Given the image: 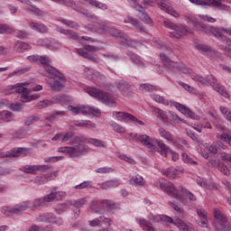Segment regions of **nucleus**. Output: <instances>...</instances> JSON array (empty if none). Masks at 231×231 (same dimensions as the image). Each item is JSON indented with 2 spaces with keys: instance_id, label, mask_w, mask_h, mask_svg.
I'll return each mask as SVG.
<instances>
[{
  "instance_id": "nucleus-1",
  "label": "nucleus",
  "mask_w": 231,
  "mask_h": 231,
  "mask_svg": "<svg viewBox=\"0 0 231 231\" xmlns=\"http://www.w3.org/2000/svg\"><path fill=\"white\" fill-rule=\"evenodd\" d=\"M195 28L199 32H204L208 35H213L217 39H219L223 43L219 44L220 50H222L227 57L231 55V41L228 37L223 35L221 32L217 30V28L212 27L208 24H205L203 23L196 22Z\"/></svg>"
},
{
  "instance_id": "nucleus-2",
  "label": "nucleus",
  "mask_w": 231,
  "mask_h": 231,
  "mask_svg": "<svg viewBox=\"0 0 231 231\" xmlns=\"http://www.w3.org/2000/svg\"><path fill=\"white\" fill-rule=\"evenodd\" d=\"M87 140L84 136L73 135L70 139V143L75 146H64L60 148L58 152L69 154L72 160H77L86 152L89 147L86 143ZM78 143V144H77Z\"/></svg>"
},
{
  "instance_id": "nucleus-3",
  "label": "nucleus",
  "mask_w": 231,
  "mask_h": 231,
  "mask_svg": "<svg viewBox=\"0 0 231 231\" xmlns=\"http://www.w3.org/2000/svg\"><path fill=\"white\" fill-rule=\"evenodd\" d=\"M192 79L200 82V84H203L204 86H208V84H210L213 89H215V91H217L219 95H221L225 98L230 97V95H228V92L225 90V88L217 83V79H216V77H214V75H208L207 79L203 78L202 76H194L192 77Z\"/></svg>"
},
{
  "instance_id": "nucleus-4",
  "label": "nucleus",
  "mask_w": 231,
  "mask_h": 231,
  "mask_svg": "<svg viewBox=\"0 0 231 231\" xmlns=\"http://www.w3.org/2000/svg\"><path fill=\"white\" fill-rule=\"evenodd\" d=\"M32 202L30 200H25L18 205H15L14 208L4 206L1 208L2 214H5V216L8 217H15V216H21L23 213L26 212L28 208H31Z\"/></svg>"
},
{
  "instance_id": "nucleus-5",
  "label": "nucleus",
  "mask_w": 231,
  "mask_h": 231,
  "mask_svg": "<svg viewBox=\"0 0 231 231\" xmlns=\"http://www.w3.org/2000/svg\"><path fill=\"white\" fill-rule=\"evenodd\" d=\"M38 62L43 66L45 71L49 74L48 77L50 79H64V75L62 73L50 65L51 64V60H50V58L40 56Z\"/></svg>"
},
{
  "instance_id": "nucleus-6",
  "label": "nucleus",
  "mask_w": 231,
  "mask_h": 231,
  "mask_svg": "<svg viewBox=\"0 0 231 231\" xmlns=\"http://www.w3.org/2000/svg\"><path fill=\"white\" fill-rule=\"evenodd\" d=\"M163 24L165 28L173 30V32L170 33V37H171L172 39H180V37H181L182 35H186V33H192V32L189 31V28L184 27L183 25L178 26L172 22L164 21Z\"/></svg>"
},
{
  "instance_id": "nucleus-7",
  "label": "nucleus",
  "mask_w": 231,
  "mask_h": 231,
  "mask_svg": "<svg viewBox=\"0 0 231 231\" xmlns=\"http://www.w3.org/2000/svg\"><path fill=\"white\" fill-rule=\"evenodd\" d=\"M86 92L90 95V97H94V98H98L100 102L106 104V106L115 105V100L109 98L106 93L91 87H88Z\"/></svg>"
},
{
  "instance_id": "nucleus-8",
  "label": "nucleus",
  "mask_w": 231,
  "mask_h": 231,
  "mask_svg": "<svg viewBox=\"0 0 231 231\" xmlns=\"http://www.w3.org/2000/svg\"><path fill=\"white\" fill-rule=\"evenodd\" d=\"M189 2L199 6H215V8L226 10V12L230 10V6L221 3V0H189Z\"/></svg>"
},
{
  "instance_id": "nucleus-9",
  "label": "nucleus",
  "mask_w": 231,
  "mask_h": 231,
  "mask_svg": "<svg viewBox=\"0 0 231 231\" xmlns=\"http://www.w3.org/2000/svg\"><path fill=\"white\" fill-rule=\"evenodd\" d=\"M129 136L133 138L135 142H140L143 145H145L147 149L151 150H156V144L154 139L152 137H150L147 134L140 135L138 134H130Z\"/></svg>"
},
{
  "instance_id": "nucleus-10",
  "label": "nucleus",
  "mask_w": 231,
  "mask_h": 231,
  "mask_svg": "<svg viewBox=\"0 0 231 231\" xmlns=\"http://www.w3.org/2000/svg\"><path fill=\"white\" fill-rule=\"evenodd\" d=\"M160 187L162 190L166 192L168 196H172L175 199H178V201H180L183 203L185 201V199H183V196L180 194L177 190L176 188L174 187V184L171 182H161Z\"/></svg>"
},
{
  "instance_id": "nucleus-11",
  "label": "nucleus",
  "mask_w": 231,
  "mask_h": 231,
  "mask_svg": "<svg viewBox=\"0 0 231 231\" xmlns=\"http://www.w3.org/2000/svg\"><path fill=\"white\" fill-rule=\"evenodd\" d=\"M91 51H98V47L86 45L83 49H78L77 53L84 59H88V60H91L92 62H98V56L91 54Z\"/></svg>"
},
{
  "instance_id": "nucleus-12",
  "label": "nucleus",
  "mask_w": 231,
  "mask_h": 231,
  "mask_svg": "<svg viewBox=\"0 0 231 231\" xmlns=\"http://www.w3.org/2000/svg\"><path fill=\"white\" fill-rule=\"evenodd\" d=\"M162 219L163 221H166V223H172V225H175L180 231H195L194 228L190 227L180 218L173 220L171 217L164 216Z\"/></svg>"
},
{
  "instance_id": "nucleus-13",
  "label": "nucleus",
  "mask_w": 231,
  "mask_h": 231,
  "mask_svg": "<svg viewBox=\"0 0 231 231\" xmlns=\"http://www.w3.org/2000/svg\"><path fill=\"white\" fill-rule=\"evenodd\" d=\"M160 57L166 69H173L174 71L181 70V67H180V65L177 62L171 60V59L167 57L166 53L161 52Z\"/></svg>"
},
{
  "instance_id": "nucleus-14",
  "label": "nucleus",
  "mask_w": 231,
  "mask_h": 231,
  "mask_svg": "<svg viewBox=\"0 0 231 231\" xmlns=\"http://www.w3.org/2000/svg\"><path fill=\"white\" fill-rule=\"evenodd\" d=\"M27 152H30V150L27 148H14L7 152L5 154L0 151V158H17L19 154L26 156Z\"/></svg>"
},
{
  "instance_id": "nucleus-15",
  "label": "nucleus",
  "mask_w": 231,
  "mask_h": 231,
  "mask_svg": "<svg viewBox=\"0 0 231 231\" xmlns=\"http://www.w3.org/2000/svg\"><path fill=\"white\" fill-rule=\"evenodd\" d=\"M64 196H66V192L57 191V188H52L51 192L44 197L43 202L51 203V201H55V199H60V198H64Z\"/></svg>"
},
{
  "instance_id": "nucleus-16",
  "label": "nucleus",
  "mask_w": 231,
  "mask_h": 231,
  "mask_svg": "<svg viewBox=\"0 0 231 231\" xmlns=\"http://www.w3.org/2000/svg\"><path fill=\"white\" fill-rule=\"evenodd\" d=\"M155 143V150L151 151H157V152H160L162 156H164V158H167V154L171 152V148L167 147V144L163 143V141L156 140L154 142Z\"/></svg>"
},
{
  "instance_id": "nucleus-17",
  "label": "nucleus",
  "mask_w": 231,
  "mask_h": 231,
  "mask_svg": "<svg viewBox=\"0 0 231 231\" xmlns=\"http://www.w3.org/2000/svg\"><path fill=\"white\" fill-rule=\"evenodd\" d=\"M117 116L116 119L119 122H122L123 118H127V120H130V122H133L134 124H139V125H145V124L143 123V121H140L138 120V118H136V116L128 114V113H124V112H117Z\"/></svg>"
},
{
  "instance_id": "nucleus-18",
  "label": "nucleus",
  "mask_w": 231,
  "mask_h": 231,
  "mask_svg": "<svg viewBox=\"0 0 231 231\" xmlns=\"http://www.w3.org/2000/svg\"><path fill=\"white\" fill-rule=\"evenodd\" d=\"M157 5L161 10H163V12L171 14V15H173V17H180V14L171 5H169L167 0H161V2H158Z\"/></svg>"
},
{
  "instance_id": "nucleus-19",
  "label": "nucleus",
  "mask_w": 231,
  "mask_h": 231,
  "mask_svg": "<svg viewBox=\"0 0 231 231\" xmlns=\"http://www.w3.org/2000/svg\"><path fill=\"white\" fill-rule=\"evenodd\" d=\"M175 107L176 109H178V111H180V113L188 116V118H191L192 120H198V116L191 112L190 109H189V107L180 103H176Z\"/></svg>"
},
{
  "instance_id": "nucleus-20",
  "label": "nucleus",
  "mask_w": 231,
  "mask_h": 231,
  "mask_svg": "<svg viewBox=\"0 0 231 231\" xmlns=\"http://www.w3.org/2000/svg\"><path fill=\"white\" fill-rule=\"evenodd\" d=\"M10 88L15 93H21L22 97H24V95H30V93H32V89L25 88L24 84L23 83H18L15 86H10Z\"/></svg>"
},
{
  "instance_id": "nucleus-21",
  "label": "nucleus",
  "mask_w": 231,
  "mask_h": 231,
  "mask_svg": "<svg viewBox=\"0 0 231 231\" xmlns=\"http://www.w3.org/2000/svg\"><path fill=\"white\" fill-rule=\"evenodd\" d=\"M116 87L122 93H128V91L131 89V84L124 79H119L116 81Z\"/></svg>"
},
{
  "instance_id": "nucleus-22",
  "label": "nucleus",
  "mask_w": 231,
  "mask_h": 231,
  "mask_svg": "<svg viewBox=\"0 0 231 231\" xmlns=\"http://www.w3.org/2000/svg\"><path fill=\"white\" fill-rule=\"evenodd\" d=\"M59 79L60 81L54 79L52 83H50V86H51L52 91H57V92L62 91V88H64L63 82H66V79H64V76H63L62 79Z\"/></svg>"
},
{
  "instance_id": "nucleus-23",
  "label": "nucleus",
  "mask_w": 231,
  "mask_h": 231,
  "mask_svg": "<svg viewBox=\"0 0 231 231\" xmlns=\"http://www.w3.org/2000/svg\"><path fill=\"white\" fill-rule=\"evenodd\" d=\"M74 10L76 12H79V14H82V15H86L88 19L92 21V23H95L97 21V16L95 14H89V12L82 7H79L77 5H74Z\"/></svg>"
},
{
  "instance_id": "nucleus-24",
  "label": "nucleus",
  "mask_w": 231,
  "mask_h": 231,
  "mask_svg": "<svg viewBox=\"0 0 231 231\" xmlns=\"http://www.w3.org/2000/svg\"><path fill=\"white\" fill-rule=\"evenodd\" d=\"M31 48L30 44L23 42H16L14 46V51H17L18 53L24 51V50H30Z\"/></svg>"
},
{
  "instance_id": "nucleus-25",
  "label": "nucleus",
  "mask_w": 231,
  "mask_h": 231,
  "mask_svg": "<svg viewBox=\"0 0 231 231\" xmlns=\"http://www.w3.org/2000/svg\"><path fill=\"white\" fill-rule=\"evenodd\" d=\"M129 183L130 185H135V187H143L145 180H143V177L135 175L129 180Z\"/></svg>"
},
{
  "instance_id": "nucleus-26",
  "label": "nucleus",
  "mask_w": 231,
  "mask_h": 231,
  "mask_svg": "<svg viewBox=\"0 0 231 231\" xmlns=\"http://www.w3.org/2000/svg\"><path fill=\"white\" fill-rule=\"evenodd\" d=\"M179 189H180V192H182L183 196H186V198H188L189 201H198V198H196V195H194V193L190 192L183 186H180Z\"/></svg>"
},
{
  "instance_id": "nucleus-27",
  "label": "nucleus",
  "mask_w": 231,
  "mask_h": 231,
  "mask_svg": "<svg viewBox=\"0 0 231 231\" xmlns=\"http://www.w3.org/2000/svg\"><path fill=\"white\" fill-rule=\"evenodd\" d=\"M126 55L130 57L132 62H134V64H136V66H143V62H142V59L140 58V56L134 54L133 51H127Z\"/></svg>"
},
{
  "instance_id": "nucleus-28",
  "label": "nucleus",
  "mask_w": 231,
  "mask_h": 231,
  "mask_svg": "<svg viewBox=\"0 0 231 231\" xmlns=\"http://www.w3.org/2000/svg\"><path fill=\"white\" fill-rule=\"evenodd\" d=\"M80 3H88L89 1V4L92 5V6H96V8H99L100 10H107V5L106 4H102L96 0H79Z\"/></svg>"
},
{
  "instance_id": "nucleus-29",
  "label": "nucleus",
  "mask_w": 231,
  "mask_h": 231,
  "mask_svg": "<svg viewBox=\"0 0 231 231\" xmlns=\"http://www.w3.org/2000/svg\"><path fill=\"white\" fill-rule=\"evenodd\" d=\"M41 207H44V200L41 198H36L31 202L32 210H37V208H41Z\"/></svg>"
},
{
  "instance_id": "nucleus-30",
  "label": "nucleus",
  "mask_w": 231,
  "mask_h": 231,
  "mask_svg": "<svg viewBox=\"0 0 231 231\" xmlns=\"http://www.w3.org/2000/svg\"><path fill=\"white\" fill-rule=\"evenodd\" d=\"M74 125L76 127H93L95 129V127H97V125H95V123H92L91 121H75L74 122Z\"/></svg>"
},
{
  "instance_id": "nucleus-31",
  "label": "nucleus",
  "mask_w": 231,
  "mask_h": 231,
  "mask_svg": "<svg viewBox=\"0 0 231 231\" xmlns=\"http://www.w3.org/2000/svg\"><path fill=\"white\" fill-rule=\"evenodd\" d=\"M217 170L224 174V176H230V170L221 160H217Z\"/></svg>"
},
{
  "instance_id": "nucleus-32",
  "label": "nucleus",
  "mask_w": 231,
  "mask_h": 231,
  "mask_svg": "<svg viewBox=\"0 0 231 231\" xmlns=\"http://www.w3.org/2000/svg\"><path fill=\"white\" fill-rule=\"evenodd\" d=\"M213 214H214L216 219H217V223H227L228 220L226 219V216H225L221 212V210L215 209Z\"/></svg>"
},
{
  "instance_id": "nucleus-33",
  "label": "nucleus",
  "mask_w": 231,
  "mask_h": 231,
  "mask_svg": "<svg viewBox=\"0 0 231 231\" xmlns=\"http://www.w3.org/2000/svg\"><path fill=\"white\" fill-rule=\"evenodd\" d=\"M153 113L155 116L160 118L162 122H167L168 116H167V112L160 109V108H154Z\"/></svg>"
},
{
  "instance_id": "nucleus-34",
  "label": "nucleus",
  "mask_w": 231,
  "mask_h": 231,
  "mask_svg": "<svg viewBox=\"0 0 231 231\" xmlns=\"http://www.w3.org/2000/svg\"><path fill=\"white\" fill-rule=\"evenodd\" d=\"M20 171L25 174H35L37 171V165H25L21 167Z\"/></svg>"
},
{
  "instance_id": "nucleus-35",
  "label": "nucleus",
  "mask_w": 231,
  "mask_h": 231,
  "mask_svg": "<svg viewBox=\"0 0 231 231\" xmlns=\"http://www.w3.org/2000/svg\"><path fill=\"white\" fill-rule=\"evenodd\" d=\"M41 98V96L38 94H32L31 96H29V94L21 96V102H23V104L26 102H32V100H37Z\"/></svg>"
},
{
  "instance_id": "nucleus-36",
  "label": "nucleus",
  "mask_w": 231,
  "mask_h": 231,
  "mask_svg": "<svg viewBox=\"0 0 231 231\" xmlns=\"http://www.w3.org/2000/svg\"><path fill=\"white\" fill-rule=\"evenodd\" d=\"M118 185V181L112 180H106L100 185V188L106 190L107 189H113Z\"/></svg>"
},
{
  "instance_id": "nucleus-37",
  "label": "nucleus",
  "mask_w": 231,
  "mask_h": 231,
  "mask_svg": "<svg viewBox=\"0 0 231 231\" xmlns=\"http://www.w3.org/2000/svg\"><path fill=\"white\" fill-rule=\"evenodd\" d=\"M60 32V33L67 35L69 39H72L73 41H79V34L73 31L61 29Z\"/></svg>"
},
{
  "instance_id": "nucleus-38",
  "label": "nucleus",
  "mask_w": 231,
  "mask_h": 231,
  "mask_svg": "<svg viewBox=\"0 0 231 231\" xmlns=\"http://www.w3.org/2000/svg\"><path fill=\"white\" fill-rule=\"evenodd\" d=\"M162 173L167 178H174L178 174V170L176 168H168L166 170H162Z\"/></svg>"
},
{
  "instance_id": "nucleus-39",
  "label": "nucleus",
  "mask_w": 231,
  "mask_h": 231,
  "mask_svg": "<svg viewBox=\"0 0 231 231\" xmlns=\"http://www.w3.org/2000/svg\"><path fill=\"white\" fill-rule=\"evenodd\" d=\"M53 219V214L51 213H44L42 215H40L37 218L38 221L41 222H46V223H51Z\"/></svg>"
},
{
  "instance_id": "nucleus-40",
  "label": "nucleus",
  "mask_w": 231,
  "mask_h": 231,
  "mask_svg": "<svg viewBox=\"0 0 231 231\" xmlns=\"http://www.w3.org/2000/svg\"><path fill=\"white\" fill-rule=\"evenodd\" d=\"M159 133H160L162 138H164L168 142H174V137H172V134L171 133L167 132L165 129L159 128Z\"/></svg>"
},
{
  "instance_id": "nucleus-41",
  "label": "nucleus",
  "mask_w": 231,
  "mask_h": 231,
  "mask_svg": "<svg viewBox=\"0 0 231 231\" xmlns=\"http://www.w3.org/2000/svg\"><path fill=\"white\" fill-rule=\"evenodd\" d=\"M215 226L218 231H231V226L230 225H228L227 222L226 223L216 222Z\"/></svg>"
},
{
  "instance_id": "nucleus-42",
  "label": "nucleus",
  "mask_w": 231,
  "mask_h": 231,
  "mask_svg": "<svg viewBox=\"0 0 231 231\" xmlns=\"http://www.w3.org/2000/svg\"><path fill=\"white\" fill-rule=\"evenodd\" d=\"M31 28H33V30H36V32H40V33H44L48 30L46 25L44 24H39L37 23H32L30 24Z\"/></svg>"
},
{
  "instance_id": "nucleus-43",
  "label": "nucleus",
  "mask_w": 231,
  "mask_h": 231,
  "mask_svg": "<svg viewBox=\"0 0 231 231\" xmlns=\"http://www.w3.org/2000/svg\"><path fill=\"white\" fill-rule=\"evenodd\" d=\"M119 42L124 46H133V42L131 41V38L125 34H120L119 36Z\"/></svg>"
},
{
  "instance_id": "nucleus-44",
  "label": "nucleus",
  "mask_w": 231,
  "mask_h": 231,
  "mask_svg": "<svg viewBox=\"0 0 231 231\" xmlns=\"http://www.w3.org/2000/svg\"><path fill=\"white\" fill-rule=\"evenodd\" d=\"M128 21L131 23L132 26H134L136 30H140L141 32H145V28L143 25L140 24L136 19L133 18V16H128Z\"/></svg>"
},
{
  "instance_id": "nucleus-45",
  "label": "nucleus",
  "mask_w": 231,
  "mask_h": 231,
  "mask_svg": "<svg viewBox=\"0 0 231 231\" xmlns=\"http://www.w3.org/2000/svg\"><path fill=\"white\" fill-rule=\"evenodd\" d=\"M69 207H71L70 202H65L63 204H60L55 208V212L56 214H62V212H64V210H66V208H68Z\"/></svg>"
},
{
  "instance_id": "nucleus-46",
  "label": "nucleus",
  "mask_w": 231,
  "mask_h": 231,
  "mask_svg": "<svg viewBox=\"0 0 231 231\" xmlns=\"http://www.w3.org/2000/svg\"><path fill=\"white\" fill-rule=\"evenodd\" d=\"M50 106H53V103L51 100H42L40 101L37 105H35L36 109H43V107H50Z\"/></svg>"
},
{
  "instance_id": "nucleus-47",
  "label": "nucleus",
  "mask_w": 231,
  "mask_h": 231,
  "mask_svg": "<svg viewBox=\"0 0 231 231\" xmlns=\"http://www.w3.org/2000/svg\"><path fill=\"white\" fill-rule=\"evenodd\" d=\"M152 98L155 101L158 102L159 104H163L164 106H169V101L165 99V97L153 94L152 95Z\"/></svg>"
},
{
  "instance_id": "nucleus-48",
  "label": "nucleus",
  "mask_w": 231,
  "mask_h": 231,
  "mask_svg": "<svg viewBox=\"0 0 231 231\" xmlns=\"http://www.w3.org/2000/svg\"><path fill=\"white\" fill-rule=\"evenodd\" d=\"M35 122H39V116H30L29 117H27L25 119L24 125H26L27 127H30V125H33V124H35Z\"/></svg>"
},
{
  "instance_id": "nucleus-49",
  "label": "nucleus",
  "mask_w": 231,
  "mask_h": 231,
  "mask_svg": "<svg viewBox=\"0 0 231 231\" xmlns=\"http://www.w3.org/2000/svg\"><path fill=\"white\" fill-rule=\"evenodd\" d=\"M139 17L143 23H146V24H152V19H151V16L144 12L140 11Z\"/></svg>"
},
{
  "instance_id": "nucleus-50",
  "label": "nucleus",
  "mask_w": 231,
  "mask_h": 231,
  "mask_svg": "<svg viewBox=\"0 0 231 231\" xmlns=\"http://www.w3.org/2000/svg\"><path fill=\"white\" fill-rule=\"evenodd\" d=\"M110 125L113 126L114 131H116V133H125V128L122 127L120 125H118V123H116L115 121H111L109 123Z\"/></svg>"
},
{
  "instance_id": "nucleus-51",
  "label": "nucleus",
  "mask_w": 231,
  "mask_h": 231,
  "mask_svg": "<svg viewBox=\"0 0 231 231\" xmlns=\"http://www.w3.org/2000/svg\"><path fill=\"white\" fill-rule=\"evenodd\" d=\"M50 181V177L46 176H38L34 180V183L37 185H44V183H48Z\"/></svg>"
},
{
  "instance_id": "nucleus-52",
  "label": "nucleus",
  "mask_w": 231,
  "mask_h": 231,
  "mask_svg": "<svg viewBox=\"0 0 231 231\" xmlns=\"http://www.w3.org/2000/svg\"><path fill=\"white\" fill-rule=\"evenodd\" d=\"M168 205H170V207H171L173 210H175V212H179V214H181L183 212V208L176 201H169Z\"/></svg>"
},
{
  "instance_id": "nucleus-53",
  "label": "nucleus",
  "mask_w": 231,
  "mask_h": 231,
  "mask_svg": "<svg viewBox=\"0 0 231 231\" xmlns=\"http://www.w3.org/2000/svg\"><path fill=\"white\" fill-rule=\"evenodd\" d=\"M0 120L10 122V120H12V114L8 111L0 112Z\"/></svg>"
},
{
  "instance_id": "nucleus-54",
  "label": "nucleus",
  "mask_w": 231,
  "mask_h": 231,
  "mask_svg": "<svg viewBox=\"0 0 231 231\" xmlns=\"http://www.w3.org/2000/svg\"><path fill=\"white\" fill-rule=\"evenodd\" d=\"M88 143H91L92 145H95L96 147H106V143H104V141H101L98 139L90 138L88 140Z\"/></svg>"
},
{
  "instance_id": "nucleus-55",
  "label": "nucleus",
  "mask_w": 231,
  "mask_h": 231,
  "mask_svg": "<svg viewBox=\"0 0 231 231\" xmlns=\"http://www.w3.org/2000/svg\"><path fill=\"white\" fill-rule=\"evenodd\" d=\"M139 89L141 91H156L157 88L155 86H152L151 84H142L140 85Z\"/></svg>"
},
{
  "instance_id": "nucleus-56",
  "label": "nucleus",
  "mask_w": 231,
  "mask_h": 231,
  "mask_svg": "<svg viewBox=\"0 0 231 231\" xmlns=\"http://www.w3.org/2000/svg\"><path fill=\"white\" fill-rule=\"evenodd\" d=\"M101 205L103 207H106L107 208V210H113V208H115V203H113V201L108 200V199L101 200Z\"/></svg>"
},
{
  "instance_id": "nucleus-57",
  "label": "nucleus",
  "mask_w": 231,
  "mask_h": 231,
  "mask_svg": "<svg viewBox=\"0 0 231 231\" xmlns=\"http://www.w3.org/2000/svg\"><path fill=\"white\" fill-rule=\"evenodd\" d=\"M75 136L74 132H67L65 134H62L61 135V142H68L69 140V143H71V138Z\"/></svg>"
},
{
  "instance_id": "nucleus-58",
  "label": "nucleus",
  "mask_w": 231,
  "mask_h": 231,
  "mask_svg": "<svg viewBox=\"0 0 231 231\" xmlns=\"http://www.w3.org/2000/svg\"><path fill=\"white\" fill-rule=\"evenodd\" d=\"M105 59H111L112 60H120V56L116 55L115 52H106L102 53Z\"/></svg>"
},
{
  "instance_id": "nucleus-59",
  "label": "nucleus",
  "mask_w": 231,
  "mask_h": 231,
  "mask_svg": "<svg viewBox=\"0 0 231 231\" xmlns=\"http://www.w3.org/2000/svg\"><path fill=\"white\" fill-rule=\"evenodd\" d=\"M96 172H97L98 174H109L111 172H115V170L109 167H103L97 169Z\"/></svg>"
},
{
  "instance_id": "nucleus-60",
  "label": "nucleus",
  "mask_w": 231,
  "mask_h": 231,
  "mask_svg": "<svg viewBox=\"0 0 231 231\" xmlns=\"http://www.w3.org/2000/svg\"><path fill=\"white\" fill-rule=\"evenodd\" d=\"M89 181H84L79 185L75 186L76 190H82L83 189H93V186H90Z\"/></svg>"
},
{
  "instance_id": "nucleus-61",
  "label": "nucleus",
  "mask_w": 231,
  "mask_h": 231,
  "mask_svg": "<svg viewBox=\"0 0 231 231\" xmlns=\"http://www.w3.org/2000/svg\"><path fill=\"white\" fill-rule=\"evenodd\" d=\"M199 17L202 19V21H205L206 23H216V18L208 15V14H199Z\"/></svg>"
},
{
  "instance_id": "nucleus-62",
  "label": "nucleus",
  "mask_w": 231,
  "mask_h": 231,
  "mask_svg": "<svg viewBox=\"0 0 231 231\" xmlns=\"http://www.w3.org/2000/svg\"><path fill=\"white\" fill-rule=\"evenodd\" d=\"M14 32V29L9 27L6 24H0V33H12Z\"/></svg>"
},
{
  "instance_id": "nucleus-63",
  "label": "nucleus",
  "mask_w": 231,
  "mask_h": 231,
  "mask_svg": "<svg viewBox=\"0 0 231 231\" xmlns=\"http://www.w3.org/2000/svg\"><path fill=\"white\" fill-rule=\"evenodd\" d=\"M11 109L13 111H23V109H24V105L21 103L11 104Z\"/></svg>"
},
{
  "instance_id": "nucleus-64",
  "label": "nucleus",
  "mask_w": 231,
  "mask_h": 231,
  "mask_svg": "<svg viewBox=\"0 0 231 231\" xmlns=\"http://www.w3.org/2000/svg\"><path fill=\"white\" fill-rule=\"evenodd\" d=\"M197 50H199V51H201V53H209L210 51V49L208 48V46L205 44L197 45Z\"/></svg>"
}]
</instances>
